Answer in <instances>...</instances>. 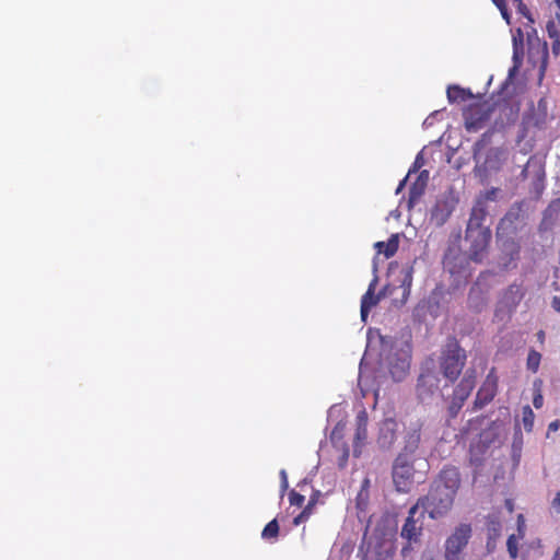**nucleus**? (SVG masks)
Listing matches in <instances>:
<instances>
[{"mask_svg":"<svg viewBox=\"0 0 560 560\" xmlns=\"http://www.w3.org/2000/svg\"><path fill=\"white\" fill-rule=\"evenodd\" d=\"M310 516V508H304L303 511L293 518V524L298 526L301 523L306 522Z\"/></svg>","mask_w":560,"mask_h":560,"instance_id":"c85d7f7f","label":"nucleus"},{"mask_svg":"<svg viewBox=\"0 0 560 560\" xmlns=\"http://www.w3.org/2000/svg\"><path fill=\"white\" fill-rule=\"evenodd\" d=\"M404 184H405V179H404V180H401V183H400V185H399V187H398L397 191H399V190H400V188H401V186H402Z\"/></svg>","mask_w":560,"mask_h":560,"instance_id":"49530a36","label":"nucleus"},{"mask_svg":"<svg viewBox=\"0 0 560 560\" xmlns=\"http://www.w3.org/2000/svg\"><path fill=\"white\" fill-rule=\"evenodd\" d=\"M494 5L499 9L502 18L506 21V23L510 24V22H511V13L509 12L506 2L503 1V2L497 3Z\"/></svg>","mask_w":560,"mask_h":560,"instance_id":"c756f323","label":"nucleus"},{"mask_svg":"<svg viewBox=\"0 0 560 560\" xmlns=\"http://www.w3.org/2000/svg\"><path fill=\"white\" fill-rule=\"evenodd\" d=\"M542 402H544V398L540 394L536 395L533 399V405L537 409L542 407Z\"/></svg>","mask_w":560,"mask_h":560,"instance_id":"4c0bfd02","label":"nucleus"},{"mask_svg":"<svg viewBox=\"0 0 560 560\" xmlns=\"http://www.w3.org/2000/svg\"><path fill=\"white\" fill-rule=\"evenodd\" d=\"M490 106L486 103H475L464 109L465 127L468 131L481 129L490 118Z\"/></svg>","mask_w":560,"mask_h":560,"instance_id":"6e6552de","label":"nucleus"},{"mask_svg":"<svg viewBox=\"0 0 560 560\" xmlns=\"http://www.w3.org/2000/svg\"><path fill=\"white\" fill-rule=\"evenodd\" d=\"M502 525L497 516H490L487 521V530L489 539H498L501 535Z\"/></svg>","mask_w":560,"mask_h":560,"instance_id":"6ab92c4d","label":"nucleus"},{"mask_svg":"<svg viewBox=\"0 0 560 560\" xmlns=\"http://www.w3.org/2000/svg\"><path fill=\"white\" fill-rule=\"evenodd\" d=\"M289 501H290L291 505L302 506L305 501V498H304V495L300 494L295 490H292L289 493Z\"/></svg>","mask_w":560,"mask_h":560,"instance_id":"cd10ccee","label":"nucleus"},{"mask_svg":"<svg viewBox=\"0 0 560 560\" xmlns=\"http://www.w3.org/2000/svg\"><path fill=\"white\" fill-rule=\"evenodd\" d=\"M345 424L338 423L331 432V440L335 441L337 436L341 438L345 430Z\"/></svg>","mask_w":560,"mask_h":560,"instance_id":"473e14b6","label":"nucleus"},{"mask_svg":"<svg viewBox=\"0 0 560 560\" xmlns=\"http://www.w3.org/2000/svg\"><path fill=\"white\" fill-rule=\"evenodd\" d=\"M349 457V447L346 443H342V455L339 460V466L343 467L348 460Z\"/></svg>","mask_w":560,"mask_h":560,"instance_id":"2f4dec72","label":"nucleus"},{"mask_svg":"<svg viewBox=\"0 0 560 560\" xmlns=\"http://www.w3.org/2000/svg\"><path fill=\"white\" fill-rule=\"evenodd\" d=\"M524 298V292L521 285L511 284L500 296L498 302L497 312H505L508 314L513 313L517 305Z\"/></svg>","mask_w":560,"mask_h":560,"instance_id":"9d476101","label":"nucleus"},{"mask_svg":"<svg viewBox=\"0 0 560 560\" xmlns=\"http://www.w3.org/2000/svg\"><path fill=\"white\" fill-rule=\"evenodd\" d=\"M551 305L556 312L560 313V296H555L552 299Z\"/></svg>","mask_w":560,"mask_h":560,"instance_id":"ea45409f","label":"nucleus"},{"mask_svg":"<svg viewBox=\"0 0 560 560\" xmlns=\"http://www.w3.org/2000/svg\"><path fill=\"white\" fill-rule=\"evenodd\" d=\"M424 188H425V183H419V180H417L411 187H410V190H409V201L410 202H413L415 200L419 199L422 194L424 192Z\"/></svg>","mask_w":560,"mask_h":560,"instance_id":"5701e85b","label":"nucleus"},{"mask_svg":"<svg viewBox=\"0 0 560 560\" xmlns=\"http://www.w3.org/2000/svg\"><path fill=\"white\" fill-rule=\"evenodd\" d=\"M471 537V526L469 524H460L455 527L451 536L444 544L445 560H464L463 551L468 545Z\"/></svg>","mask_w":560,"mask_h":560,"instance_id":"7ed1b4c3","label":"nucleus"},{"mask_svg":"<svg viewBox=\"0 0 560 560\" xmlns=\"http://www.w3.org/2000/svg\"><path fill=\"white\" fill-rule=\"evenodd\" d=\"M513 2L516 5L517 12L521 15H523L524 18H526L528 20V22L534 23L533 15H532L529 9L527 8V5L523 2V0H515Z\"/></svg>","mask_w":560,"mask_h":560,"instance_id":"393cba45","label":"nucleus"},{"mask_svg":"<svg viewBox=\"0 0 560 560\" xmlns=\"http://www.w3.org/2000/svg\"><path fill=\"white\" fill-rule=\"evenodd\" d=\"M552 560H560V547L556 550L553 559Z\"/></svg>","mask_w":560,"mask_h":560,"instance_id":"c03bdc74","label":"nucleus"},{"mask_svg":"<svg viewBox=\"0 0 560 560\" xmlns=\"http://www.w3.org/2000/svg\"><path fill=\"white\" fill-rule=\"evenodd\" d=\"M428 178H429V172L428 171H422L418 177L417 180H419V183H425L428 182Z\"/></svg>","mask_w":560,"mask_h":560,"instance_id":"a19ab883","label":"nucleus"},{"mask_svg":"<svg viewBox=\"0 0 560 560\" xmlns=\"http://www.w3.org/2000/svg\"><path fill=\"white\" fill-rule=\"evenodd\" d=\"M372 307L373 306L366 305L365 303H361V317L363 320H365Z\"/></svg>","mask_w":560,"mask_h":560,"instance_id":"c9c22d12","label":"nucleus"},{"mask_svg":"<svg viewBox=\"0 0 560 560\" xmlns=\"http://www.w3.org/2000/svg\"><path fill=\"white\" fill-rule=\"evenodd\" d=\"M518 540L521 539L515 534L508 537L506 548L511 559H516L518 557Z\"/></svg>","mask_w":560,"mask_h":560,"instance_id":"4be33fe9","label":"nucleus"},{"mask_svg":"<svg viewBox=\"0 0 560 560\" xmlns=\"http://www.w3.org/2000/svg\"><path fill=\"white\" fill-rule=\"evenodd\" d=\"M556 2V5L558 7V9H560V0H555Z\"/></svg>","mask_w":560,"mask_h":560,"instance_id":"a18cd8bd","label":"nucleus"},{"mask_svg":"<svg viewBox=\"0 0 560 560\" xmlns=\"http://www.w3.org/2000/svg\"><path fill=\"white\" fill-rule=\"evenodd\" d=\"M546 31L550 39L560 37V30L555 20L547 22Z\"/></svg>","mask_w":560,"mask_h":560,"instance_id":"a878e982","label":"nucleus"},{"mask_svg":"<svg viewBox=\"0 0 560 560\" xmlns=\"http://www.w3.org/2000/svg\"><path fill=\"white\" fill-rule=\"evenodd\" d=\"M466 362V350L460 347L455 337H450L441 349L438 364L443 377L451 384L456 383L452 394L445 399L447 415L451 419L458 416L477 384V371L474 368L467 369L458 380Z\"/></svg>","mask_w":560,"mask_h":560,"instance_id":"f257e3e1","label":"nucleus"},{"mask_svg":"<svg viewBox=\"0 0 560 560\" xmlns=\"http://www.w3.org/2000/svg\"><path fill=\"white\" fill-rule=\"evenodd\" d=\"M540 361H541V354L534 349L529 350L527 360H526L527 369L529 371H532L533 373H536L539 369Z\"/></svg>","mask_w":560,"mask_h":560,"instance_id":"412c9836","label":"nucleus"},{"mask_svg":"<svg viewBox=\"0 0 560 560\" xmlns=\"http://www.w3.org/2000/svg\"><path fill=\"white\" fill-rule=\"evenodd\" d=\"M534 412L529 406L523 408V423L526 431H532L534 424Z\"/></svg>","mask_w":560,"mask_h":560,"instance_id":"b1692460","label":"nucleus"},{"mask_svg":"<svg viewBox=\"0 0 560 560\" xmlns=\"http://www.w3.org/2000/svg\"><path fill=\"white\" fill-rule=\"evenodd\" d=\"M375 247L378 253L384 254L386 258H390L398 250V238L396 235H393L387 242H377Z\"/></svg>","mask_w":560,"mask_h":560,"instance_id":"f3484780","label":"nucleus"},{"mask_svg":"<svg viewBox=\"0 0 560 560\" xmlns=\"http://www.w3.org/2000/svg\"><path fill=\"white\" fill-rule=\"evenodd\" d=\"M281 477V492L282 494L287 491L289 483H288V476L284 469L280 471Z\"/></svg>","mask_w":560,"mask_h":560,"instance_id":"72a5a7b5","label":"nucleus"},{"mask_svg":"<svg viewBox=\"0 0 560 560\" xmlns=\"http://www.w3.org/2000/svg\"><path fill=\"white\" fill-rule=\"evenodd\" d=\"M499 376L495 368H491L485 381L476 393L472 411H478L489 405L498 394Z\"/></svg>","mask_w":560,"mask_h":560,"instance_id":"0eeeda50","label":"nucleus"},{"mask_svg":"<svg viewBox=\"0 0 560 560\" xmlns=\"http://www.w3.org/2000/svg\"><path fill=\"white\" fill-rule=\"evenodd\" d=\"M415 467L410 458L399 454L393 466V481L397 491L408 492L413 483Z\"/></svg>","mask_w":560,"mask_h":560,"instance_id":"39448f33","label":"nucleus"},{"mask_svg":"<svg viewBox=\"0 0 560 560\" xmlns=\"http://www.w3.org/2000/svg\"><path fill=\"white\" fill-rule=\"evenodd\" d=\"M552 508L556 510L557 513H560V492H557L552 502Z\"/></svg>","mask_w":560,"mask_h":560,"instance_id":"e433bc0d","label":"nucleus"},{"mask_svg":"<svg viewBox=\"0 0 560 560\" xmlns=\"http://www.w3.org/2000/svg\"><path fill=\"white\" fill-rule=\"evenodd\" d=\"M368 421L369 416L366 410L363 408L355 417V435L353 441V455L359 457L361 454V447L368 439Z\"/></svg>","mask_w":560,"mask_h":560,"instance_id":"9b49d317","label":"nucleus"},{"mask_svg":"<svg viewBox=\"0 0 560 560\" xmlns=\"http://www.w3.org/2000/svg\"><path fill=\"white\" fill-rule=\"evenodd\" d=\"M446 94L450 103L466 102L474 96L469 89H464L459 85H450Z\"/></svg>","mask_w":560,"mask_h":560,"instance_id":"2eb2a0df","label":"nucleus"},{"mask_svg":"<svg viewBox=\"0 0 560 560\" xmlns=\"http://www.w3.org/2000/svg\"><path fill=\"white\" fill-rule=\"evenodd\" d=\"M559 428H560V420H553L549 423L548 431L556 432L559 430Z\"/></svg>","mask_w":560,"mask_h":560,"instance_id":"58836bf2","label":"nucleus"},{"mask_svg":"<svg viewBox=\"0 0 560 560\" xmlns=\"http://www.w3.org/2000/svg\"><path fill=\"white\" fill-rule=\"evenodd\" d=\"M440 377L432 369H422L416 385V395L420 402L429 404L440 392Z\"/></svg>","mask_w":560,"mask_h":560,"instance_id":"423d86ee","label":"nucleus"},{"mask_svg":"<svg viewBox=\"0 0 560 560\" xmlns=\"http://www.w3.org/2000/svg\"><path fill=\"white\" fill-rule=\"evenodd\" d=\"M523 206L521 202L514 203L501 219L498 231L513 233L516 231V224L522 221Z\"/></svg>","mask_w":560,"mask_h":560,"instance_id":"f8f14e48","label":"nucleus"},{"mask_svg":"<svg viewBox=\"0 0 560 560\" xmlns=\"http://www.w3.org/2000/svg\"><path fill=\"white\" fill-rule=\"evenodd\" d=\"M455 497L431 486L427 495L421 497L416 505L427 512L432 520L445 515L452 508Z\"/></svg>","mask_w":560,"mask_h":560,"instance_id":"f03ea898","label":"nucleus"},{"mask_svg":"<svg viewBox=\"0 0 560 560\" xmlns=\"http://www.w3.org/2000/svg\"><path fill=\"white\" fill-rule=\"evenodd\" d=\"M486 215H487V211L483 207H481V206L474 207L471 210L470 218L468 220L466 229H470V228L488 229L487 226H483V224H482L486 219Z\"/></svg>","mask_w":560,"mask_h":560,"instance_id":"dca6fc26","label":"nucleus"},{"mask_svg":"<svg viewBox=\"0 0 560 560\" xmlns=\"http://www.w3.org/2000/svg\"><path fill=\"white\" fill-rule=\"evenodd\" d=\"M537 340L542 345L545 342V338H546V335H545V331L544 330H539L537 334Z\"/></svg>","mask_w":560,"mask_h":560,"instance_id":"79ce46f5","label":"nucleus"},{"mask_svg":"<svg viewBox=\"0 0 560 560\" xmlns=\"http://www.w3.org/2000/svg\"><path fill=\"white\" fill-rule=\"evenodd\" d=\"M490 229H466V241L469 243L468 257L475 262H481L488 252L491 241Z\"/></svg>","mask_w":560,"mask_h":560,"instance_id":"20e7f679","label":"nucleus"},{"mask_svg":"<svg viewBox=\"0 0 560 560\" xmlns=\"http://www.w3.org/2000/svg\"><path fill=\"white\" fill-rule=\"evenodd\" d=\"M316 504V498H312L305 508H310V513L312 514L313 508Z\"/></svg>","mask_w":560,"mask_h":560,"instance_id":"37998d69","label":"nucleus"},{"mask_svg":"<svg viewBox=\"0 0 560 560\" xmlns=\"http://www.w3.org/2000/svg\"><path fill=\"white\" fill-rule=\"evenodd\" d=\"M279 523L277 518H273L264 527L261 532V537L265 540H276L279 536Z\"/></svg>","mask_w":560,"mask_h":560,"instance_id":"a211bd4d","label":"nucleus"},{"mask_svg":"<svg viewBox=\"0 0 560 560\" xmlns=\"http://www.w3.org/2000/svg\"><path fill=\"white\" fill-rule=\"evenodd\" d=\"M409 370V363L406 362V361H401V365H400V369L398 372H396L394 370V366L390 369V373L393 375V377L396 380V381H400L401 378H404L407 374Z\"/></svg>","mask_w":560,"mask_h":560,"instance_id":"bb28decb","label":"nucleus"},{"mask_svg":"<svg viewBox=\"0 0 560 560\" xmlns=\"http://www.w3.org/2000/svg\"><path fill=\"white\" fill-rule=\"evenodd\" d=\"M418 505H412L409 510V515L401 528L400 536L407 539L409 542H417L422 533V525H418L413 518L418 511Z\"/></svg>","mask_w":560,"mask_h":560,"instance_id":"ddd939ff","label":"nucleus"},{"mask_svg":"<svg viewBox=\"0 0 560 560\" xmlns=\"http://www.w3.org/2000/svg\"><path fill=\"white\" fill-rule=\"evenodd\" d=\"M375 283H376V279H374L370 283L368 291L363 294V296L361 299V303H365L366 305H370V306H375L378 303L380 299L374 293Z\"/></svg>","mask_w":560,"mask_h":560,"instance_id":"aec40b11","label":"nucleus"},{"mask_svg":"<svg viewBox=\"0 0 560 560\" xmlns=\"http://www.w3.org/2000/svg\"><path fill=\"white\" fill-rule=\"evenodd\" d=\"M432 486L455 497L460 486L458 469L453 466L443 468Z\"/></svg>","mask_w":560,"mask_h":560,"instance_id":"1a4fd4ad","label":"nucleus"},{"mask_svg":"<svg viewBox=\"0 0 560 560\" xmlns=\"http://www.w3.org/2000/svg\"><path fill=\"white\" fill-rule=\"evenodd\" d=\"M551 49L553 55L558 56L560 54V37L552 38Z\"/></svg>","mask_w":560,"mask_h":560,"instance_id":"f704fd0d","label":"nucleus"},{"mask_svg":"<svg viewBox=\"0 0 560 560\" xmlns=\"http://www.w3.org/2000/svg\"><path fill=\"white\" fill-rule=\"evenodd\" d=\"M525 529H526L525 518H524L523 514H518L517 515V536L520 539H523L525 537Z\"/></svg>","mask_w":560,"mask_h":560,"instance_id":"7c9ffc66","label":"nucleus"},{"mask_svg":"<svg viewBox=\"0 0 560 560\" xmlns=\"http://www.w3.org/2000/svg\"><path fill=\"white\" fill-rule=\"evenodd\" d=\"M452 213L446 200H439L431 210V220L438 225H443Z\"/></svg>","mask_w":560,"mask_h":560,"instance_id":"4468645a","label":"nucleus"}]
</instances>
